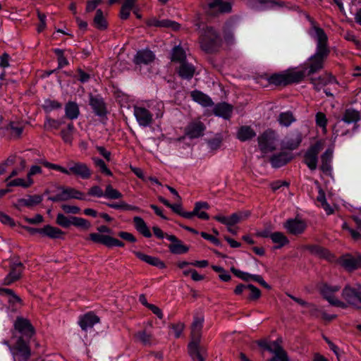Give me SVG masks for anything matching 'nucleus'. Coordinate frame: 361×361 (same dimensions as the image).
<instances>
[{
	"instance_id": "obj_62",
	"label": "nucleus",
	"mask_w": 361,
	"mask_h": 361,
	"mask_svg": "<svg viewBox=\"0 0 361 361\" xmlns=\"http://www.w3.org/2000/svg\"><path fill=\"white\" fill-rule=\"evenodd\" d=\"M104 245L109 247H115V246L116 247H123L124 246V243L122 241H121L116 238H114L113 237H111L109 235H106Z\"/></svg>"
},
{
	"instance_id": "obj_2",
	"label": "nucleus",
	"mask_w": 361,
	"mask_h": 361,
	"mask_svg": "<svg viewBox=\"0 0 361 361\" xmlns=\"http://www.w3.org/2000/svg\"><path fill=\"white\" fill-rule=\"evenodd\" d=\"M204 317L196 315L191 326L192 341L188 344V353L193 361H204L207 356L206 350L199 346Z\"/></svg>"
},
{
	"instance_id": "obj_36",
	"label": "nucleus",
	"mask_w": 361,
	"mask_h": 361,
	"mask_svg": "<svg viewBox=\"0 0 361 361\" xmlns=\"http://www.w3.org/2000/svg\"><path fill=\"white\" fill-rule=\"evenodd\" d=\"M66 116L71 119L75 120L78 118L80 114L78 105L73 102H68L65 106Z\"/></svg>"
},
{
	"instance_id": "obj_34",
	"label": "nucleus",
	"mask_w": 361,
	"mask_h": 361,
	"mask_svg": "<svg viewBox=\"0 0 361 361\" xmlns=\"http://www.w3.org/2000/svg\"><path fill=\"white\" fill-rule=\"evenodd\" d=\"M133 222L136 230L146 238H150L152 233L145 221L140 216H135Z\"/></svg>"
},
{
	"instance_id": "obj_4",
	"label": "nucleus",
	"mask_w": 361,
	"mask_h": 361,
	"mask_svg": "<svg viewBox=\"0 0 361 361\" xmlns=\"http://www.w3.org/2000/svg\"><path fill=\"white\" fill-rule=\"evenodd\" d=\"M330 52L328 36L323 29L317 27V72L324 67Z\"/></svg>"
},
{
	"instance_id": "obj_40",
	"label": "nucleus",
	"mask_w": 361,
	"mask_h": 361,
	"mask_svg": "<svg viewBox=\"0 0 361 361\" xmlns=\"http://www.w3.org/2000/svg\"><path fill=\"white\" fill-rule=\"evenodd\" d=\"M42 231V235L51 238H60L63 235V232L61 229L49 225L45 226Z\"/></svg>"
},
{
	"instance_id": "obj_33",
	"label": "nucleus",
	"mask_w": 361,
	"mask_h": 361,
	"mask_svg": "<svg viewBox=\"0 0 361 361\" xmlns=\"http://www.w3.org/2000/svg\"><path fill=\"white\" fill-rule=\"evenodd\" d=\"M269 238L271 241L276 245L274 247L275 249H280L289 243L288 238L281 232L271 233Z\"/></svg>"
},
{
	"instance_id": "obj_3",
	"label": "nucleus",
	"mask_w": 361,
	"mask_h": 361,
	"mask_svg": "<svg viewBox=\"0 0 361 361\" xmlns=\"http://www.w3.org/2000/svg\"><path fill=\"white\" fill-rule=\"evenodd\" d=\"M200 44L202 50L212 52L217 50L222 44V39L216 30L207 26L200 31Z\"/></svg>"
},
{
	"instance_id": "obj_11",
	"label": "nucleus",
	"mask_w": 361,
	"mask_h": 361,
	"mask_svg": "<svg viewBox=\"0 0 361 361\" xmlns=\"http://www.w3.org/2000/svg\"><path fill=\"white\" fill-rule=\"evenodd\" d=\"M16 331H18L23 336L30 338L34 334V329L30 322L24 318L17 317L14 323V331H13V338H15Z\"/></svg>"
},
{
	"instance_id": "obj_15",
	"label": "nucleus",
	"mask_w": 361,
	"mask_h": 361,
	"mask_svg": "<svg viewBox=\"0 0 361 361\" xmlns=\"http://www.w3.org/2000/svg\"><path fill=\"white\" fill-rule=\"evenodd\" d=\"M338 263L345 269L352 271L361 267V254L345 255L338 259Z\"/></svg>"
},
{
	"instance_id": "obj_13",
	"label": "nucleus",
	"mask_w": 361,
	"mask_h": 361,
	"mask_svg": "<svg viewBox=\"0 0 361 361\" xmlns=\"http://www.w3.org/2000/svg\"><path fill=\"white\" fill-rule=\"evenodd\" d=\"M205 129V125L200 120H194L185 128V135L190 139L198 138L203 136Z\"/></svg>"
},
{
	"instance_id": "obj_7",
	"label": "nucleus",
	"mask_w": 361,
	"mask_h": 361,
	"mask_svg": "<svg viewBox=\"0 0 361 361\" xmlns=\"http://www.w3.org/2000/svg\"><path fill=\"white\" fill-rule=\"evenodd\" d=\"M340 290L338 286H330L326 283H322L319 287L321 295L328 301L331 305L345 308L346 304L336 298L335 294Z\"/></svg>"
},
{
	"instance_id": "obj_20",
	"label": "nucleus",
	"mask_w": 361,
	"mask_h": 361,
	"mask_svg": "<svg viewBox=\"0 0 361 361\" xmlns=\"http://www.w3.org/2000/svg\"><path fill=\"white\" fill-rule=\"evenodd\" d=\"M361 120V113L353 108L346 109L341 118V121L348 124H354L353 130L358 127L357 123Z\"/></svg>"
},
{
	"instance_id": "obj_35",
	"label": "nucleus",
	"mask_w": 361,
	"mask_h": 361,
	"mask_svg": "<svg viewBox=\"0 0 361 361\" xmlns=\"http://www.w3.org/2000/svg\"><path fill=\"white\" fill-rule=\"evenodd\" d=\"M195 69V67L187 62H183L179 67V75L184 79L189 80L194 75Z\"/></svg>"
},
{
	"instance_id": "obj_21",
	"label": "nucleus",
	"mask_w": 361,
	"mask_h": 361,
	"mask_svg": "<svg viewBox=\"0 0 361 361\" xmlns=\"http://www.w3.org/2000/svg\"><path fill=\"white\" fill-rule=\"evenodd\" d=\"M302 141V137L299 132H294L288 135L282 141V147L293 150L296 149Z\"/></svg>"
},
{
	"instance_id": "obj_10",
	"label": "nucleus",
	"mask_w": 361,
	"mask_h": 361,
	"mask_svg": "<svg viewBox=\"0 0 361 361\" xmlns=\"http://www.w3.org/2000/svg\"><path fill=\"white\" fill-rule=\"evenodd\" d=\"M24 271V266L20 262H13L10 264V271L3 280V284L9 286L20 280Z\"/></svg>"
},
{
	"instance_id": "obj_57",
	"label": "nucleus",
	"mask_w": 361,
	"mask_h": 361,
	"mask_svg": "<svg viewBox=\"0 0 361 361\" xmlns=\"http://www.w3.org/2000/svg\"><path fill=\"white\" fill-rule=\"evenodd\" d=\"M328 119L326 115L322 112H317V127L322 128V133L324 135L326 133V125Z\"/></svg>"
},
{
	"instance_id": "obj_64",
	"label": "nucleus",
	"mask_w": 361,
	"mask_h": 361,
	"mask_svg": "<svg viewBox=\"0 0 361 361\" xmlns=\"http://www.w3.org/2000/svg\"><path fill=\"white\" fill-rule=\"evenodd\" d=\"M87 194L90 196L96 197H104V192L103 190L98 185H94L91 187Z\"/></svg>"
},
{
	"instance_id": "obj_1",
	"label": "nucleus",
	"mask_w": 361,
	"mask_h": 361,
	"mask_svg": "<svg viewBox=\"0 0 361 361\" xmlns=\"http://www.w3.org/2000/svg\"><path fill=\"white\" fill-rule=\"evenodd\" d=\"M316 71V54L312 55L305 63L302 70L289 68L279 73L271 75L267 80L269 83L276 86H286L300 82L305 75H310Z\"/></svg>"
},
{
	"instance_id": "obj_14",
	"label": "nucleus",
	"mask_w": 361,
	"mask_h": 361,
	"mask_svg": "<svg viewBox=\"0 0 361 361\" xmlns=\"http://www.w3.org/2000/svg\"><path fill=\"white\" fill-rule=\"evenodd\" d=\"M306 227V222L298 218L288 219L283 223V228L287 232L295 235L302 233Z\"/></svg>"
},
{
	"instance_id": "obj_42",
	"label": "nucleus",
	"mask_w": 361,
	"mask_h": 361,
	"mask_svg": "<svg viewBox=\"0 0 361 361\" xmlns=\"http://www.w3.org/2000/svg\"><path fill=\"white\" fill-rule=\"evenodd\" d=\"M135 1L136 0H125L120 12L121 19L126 20L129 17L130 11L135 6Z\"/></svg>"
},
{
	"instance_id": "obj_17",
	"label": "nucleus",
	"mask_w": 361,
	"mask_h": 361,
	"mask_svg": "<svg viewBox=\"0 0 361 361\" xmlns=\"http://www.w3.org/2000/svg\"><path fill=\"white\" fill-rule=\"evenodd\" d=\"M329 145L328 148L321 157L322 164L320 169L324 174L331 176L332 171L331 163L333 158L334 145L331 142V140H329Z\"/></svg>"
},
{
	"instance_id": "obj_8",
	"label": "nucleus",
	"mask_w": 361,
	"mask_h": 361,
	"mask_svg": "<svg viewBox=\"0 0 361 361\" xmlns=\"http://www.w3.org/2000/svg\"><path fill=\"white\" fill-rule=\"evenodd\" d=\"M68 166L67 176L73 175L84 180L89 179L92 176V171L85 163L70 161Z\"/></svg>"
},
{
	"instance_id": "obj_30",
	"label": "nucleus",
	"mask_w": 361,
	"mask_h": 361,
	"mask_svg": "<svg viewBox=\"0 0 361 361\" xmlns=\"http://www.w3.org/2000/svg\"><path fill=\"white\" fill-rule=\"evenodd\" d=\"M255 136L256 132L248 126H241L237 132V138L242 142L251 140Z\"/></svg>"
},
{
	"instance_id": "obj_44",
	"label": "nucleus",
	"mask_w": 361,
	"mask_h": 361,
	"mask_svg": "<svg viewBox=\"0 0 361 361\" xmlns=\"http://www.w3.org/2000/svg\"><path fill=\"white\" fill-rule=\"evenodd\" d=\"M337 83L336 78L330 73L325 72L317 77V86H326L329 84L336 85Z\"/></svg>"
},
{
	"instance_id": "obj_41",
	"label": "nucleus",
	"mask_w": 361,
	"mask_h": 361,
	"mask_svg": "<svg viewBox=\"0 0 361 361\" xmlns=\"http://www.w3.org/2000/svg\"><path fill=\"white\" fill-rule=\"evenodd\" d=\"M34 181L32 178H27L26 179L23 178H15L11 181H8L7 186L8 187H16L20 186L23 188H27L30 187L33 184Z\"/></svg>"
},
{
	"instance_id": "obj_45",
	"label": "nucleus",
	"mask_w": 361,
	"mask_h": 361,
	"mask_svg": "<svg viewBox=\"0 0 361 361\" xmlns=\"http://www.w3.org/2000/svg\"><path fill=\"white\" fill-rule=\"evenodd\" d=\"M94 24L97 29L105 30L107 27L106 21L103 16V12L98 9L94 18Z\"/></svg>"
},
{
	"instance_id": "obj_51",
	"label": "nucleus",
	"mask_w": 361,
	"mask_h": 361,
	"mask_svg": "<svg viewBox=\"0 0 361 361\" xmlns=\"http://www.w3.org/2000/svg\"><path fill=\"white\" fill-rule=\"evenodd\" d=\"M42 200V198L39 195H32L28 196L27 198H23L20 200V203L21 205H24L26 207H32L36 204H39Z\"/></svg>"
},
{
	"instance_id": "obj_39",
	"label": "nucleus",
	"mask_w": 361,
	"mask_h": 361,
	"mask_svg": "<svg viewBox=\"0 0 361 361\" xmlns=\"http://www.w3.org/2000/svg\"><path fill=\"white\" fill-rule=\"evenodd\" d=\"M0 294L7 296L8 302L12 305L21 304L22 300L18 295H17L12 289L9 288H0Z\"/></svg>"
},
{
	"instance_id": "obj_60",
	"label": "nucleus",
	"mask_w": 361,
	"mask_h": 361,
	"mask_svg": "<svg viewBox=\"0 0 361 361\" xmlns=\"http://www.w3.org/2000/svg\"><path fill=\"white\" fill-rule=\"evenodd\" d=\"M135 336L139 341L145 345H150L152 343L151 335L145 331L137 332Z\"/></svg>"
},
{
	"instance_id": "obj_47",
	"label": "nucleus",
	"mask_w": 361,
	"mask_h": 361,
	"mask_svg": "<svg viewBox=\"0 0 361 361\" xmlns=\"http://www.w3.org/2000/svg\"><path fill=\"white\" fill-rule=\"evenodd\" d=\"M278 121L281 126L288 127L295 121V118L292 113L287 111L280 114Z\"/></svg>"
},
{
	"instance_id": "obj_37",
	"label": "nucleus",
	"mask_w": 361,
	"mask_h": 361,
	"mask_svg": "<svg viewBox=\"0 0 361 361\" xmlns=\"http://www.w3.org/2000/svg\"><path fill=\"white\" fill-rule=\"evenodd\" d=\"M61 190H63L66 200L69 199L76 200H85V195L83 192L71 187H61Z\"/></svg>"
},
{
	"instance_id": "obj_5",
	"label": "nucleus",
	"mask_w": 361,
	"mask_h": 361,
	"mask_svg": "<svg viewBox=\"0 0 361 361\" xmlns=\"http://www.w3.org/2000/svg\"><path fill=\"white\" fill-rule=\"evenodd\" d=\"M341 295L349 305L361 308V285H346L342 290Z\"/></svg>"
},
{
	"instance_id": "obj_38",
	"label": "nucleus",
	"mask_w": 361,
	"mask_h": 361,
	"mask_svg": "<svg viewBox=\"0 0 361 361\" xmlns=\"http://www.w3.org/2000/svg\"><path fill=\"white\" fill-rule=\"evenodd\" d=\"M305 163L311 170L316 169V146L312 145L305 155Z\"/></svg>"
},
{
	"instance_id": "obj_32",
	"label": "nucleus",
	"mask_w": 361,
	"mask_h": 361,
	"mask_svg": "<svg viewBox=\"0 0 361 361\" xmlns=\"http://www.w3.org/2000/svg\"><path fill=\"white\" fill-rule=\"evenodd\" d=\"M233 107L227 103L218 104L214 109L215 115L223 117L224 118H229L232 114Z\"/></svg>"
},
{
	"instance_id": "obj_48",
	"label": "nucleus",
	"mask_w": 361,
	"mask_h": 361,
	"mask_svg": "<svg viewBox=\"0 0 361 361\" xmlns=\"http://www.w3.org/2000/svg\"><path fill=\"white\" fill-rule=\"evenodd\" d=\"M123 197L121 192L114 189L111 185H107L105 188L104 197L109 200L120 199Z\"/></svg>"
},
{
	"instance_id": "obj_25",
	"label": "nucleus",
	"mask_w": 361,
	"mask_h": 361,
	"mask_svg": "<svg viewBox=\"0 0 361 361\" xmlns=\"http://www.w3.org/2000/svg\"><path fill=\"white\" fill-rule=\"evenodd\" d=\"M155 58L154 53L148 49L138 51L134 56V63L137 65H147Z\"/></svg>"
},
{
	"instance_id": "obj_9",
	"label": "nucleus",
	"mask_w": 361,
	"mask_h": 361,
	"mask_svg": "<svg viewBox=\"0 0 361 361\" xmlns=\"http://www.w3.org/2000/svg\"><path fill=\"white\" fill-rule=\"evenodd\" d=\"M250 212L249 211H240L233 213L229 216L216 215L214 219L226 226H233L234 225L245 220L250 216Z\"/></svg>"
},
{
	"instance_id": "obj_52",
	"label": "nucleus",
	"mask_w": 361,
	"mask_h": 361,
	"mask_svg": "<svg viewBox=\"0 0 361 361\" xmlns=\"http://www.w3.org/2000/svg\"><path fill=\"white\" fill-rule=\"evenodd\" d=\"M186 55L185 51L180 47H176L172 51L171 60L173 61H178L180 63L185 62Z\"/></svg>"
},
{
	"instance_id": "obj_43",
	"label": "nucleus",
	"mask_w": 361,
	"mask_h": 361,
	"mask_svg": "<svg viewBox=\"0 0 361 361\" xmlns=\"http://www.w3.org/2000/svg\"><path fill=\"white\" fill-rule=\"evenodd\" d=\"M317 202H319L321 203V207L324 209L327 215H331L334 214V209L327 202L324 192L322 190H319Z\"/></svg>"
},
{
	"instance_id": "obj_12",
	"label": "nucleus",
	"mask_w": 361,
	"mask_h": 361,
	"mask_svg": "<svg viewBox=\"0 0 361 361\" xmlns=\"http://www.w3.org/2000/svg\"><path fill=\"white\" fill-rule=\"evenodd\" d=\"M133 114L140 126L147 127L152 123L153 114L143 106H135Z\"/></svg>"
},
{
	"instance_id": "obj_63",
	"label": "nucleus",
	"mask_w": 361,
	"mask_h": 361,
	"mask_svg": "<svg viewBox=\"0 0 361 361\" xmlns=\"http://www.w3.org/2000/svg\"><path fill=\"white\" fill-rule=\"evenodd\" d=\"M231 271L234 274V275L243 281H249L251 280L252 274L242 271L240 270L236 269L234 267L231 269Z\"/></svg>"
},
{
	"instance_id": "obj_24",
	"label": "nucleus",
	"mask_w": 361,
	"mask_h": 361,
	"mask_svg": "<svg viewBox=\"0 0 361 361\" xmlns=\"http://www.w3.org/2000/svg\"><path fill=\"white\" fill-rule=\"evenodd\" d=\"M90 105L97 116L104 117L106 115V107L102 98L99 97H91L90 99Z\"/></svg>"
},
{
	"instance_id": "obj_59",
	"label": "nucleus",
	"mask_w": 361,
	"mask_h": 361,
	"mask_svg": "<svg viewBox=\"0 0 361 361\" xmlns=\"http://www.w3.org/2000/svg\"><path fill=\"white\" fill-rule=\"evenodd\" d=\"M25 167H26V161L25 159H21L19 166L16 167L11 171V173L8 176V178L5 180V181L8 182L13 177H15V176H18V174L21 173L22 172H23Z\"/></svg>"
},
{
	"instance_id": "obj_27",
	"label": "nucleus",
	"mask_w": 361,
	"mask_h": 361,
	"mask_svg": "<svg viewBox=\"0 0 361 361\" xmlns=\"http://www.w3.org/2000/svg\"><path fill=\"white\" fill-rule=\"evenodd\" d=\"M293 159V155L290 152H280L273 155L270 159V162L274 168H279L286 164Z\"/></svg>"
},
{
	"instance_id": "obj_16",
	"label": "nucleus",
	"mask_w": 361,
	"mask_h": 361,
	"mask_svg": "<svg viewBox=\"0 0 361 361\" xmlns=\"http://www.w3.org/2000/svg\"><path fill=\"white\" fill-rule=\"evenodd\" d=\"M231 3L223 0H212L208 4L207 12L209 15L229 13L231 11Z\"/></svg>"
},
{
	"instance_id": "obj_55",
	"label": "nucleus",
	"mask_w": 361,
	"mask_h": 361,
	"mask_svg": "<svg viewBox=\"0 0 361 361\" xmlns=\"http://www.w3.org/2000/svg\"><path fill=\"white\" fill-rule=\"evenodd\" d=\"M61 107L62 104L60 102L51 99L45 100L43 104V109L47 112H50L54 109H61Z\"/></svg>"
},
{
	"instance_id": "obj_26",
	"label": "nucleus",
	"mask_w": 361,
	"mask_h": 361,
	"mask_svg": "<svg viewBox=\"0 0 361 361\" xmlns=\"http://www.w3.org/2000/svg\"><path fill=\"white\" fill-rule=\"evenodd\" d=\"M246 3L251 8L257 10L273 8L279 6L275 0H246Z\"/></svg>"
},
{
	"instance_id": "obj_56",
	"label": "nucleus",
	"mask_w": 361,
	"mask_h": 361,
	"mask_svg": "<svg viewBox=\"0 0 361 361\" xmlns=\"http://www.w3.org/2000/svg\"><path fill=\"white\" fill-rule=\"evenodd\" d=\"M56 224L63 228H68L72 224V216L68 218L63 214H58L56 216Z\"/></svg>"
},
{
	"instance_id": "obj_23",
	"label": "nucleus",
	"mask_w": 361,
	"mask_h": 361,
	"mask_svg": "<svg viewBox=\"0 0 361 361\" xmlns=\"http://www.w3.org/2000/svg\"><path fill=\"white\" fill-rule=\"evenodd\" d=\"M99 322V318L92 312H88L80 317L78 324L81 329L87 331Z\"/></svg>"
},
{
	"instance_id": "obj_49",
	"label": "nucleus",
	"mask_w": 361,
	"mask_h": 361,
	"mask_svg": "<svg viewBox=\"0 0 361 361\" xmlns=\"http://www.w3.org/2000/svg\"><path fill=\"white\" fill-rule=\"evenodd\" d=\"M72 224L84 231H87L91 228V223L85 219L72 216Z\"/></svg>"
},
{
	"instance_id": "obj_50",
	"label": "nucleus",
	"mask_w": 361,
	"mask_h": 361,
	"mask_svg": "<svg viewBox=\"0 0 361 361\" xmlns=\"http://www.w3.org/2000/svg\"><path fill=\"white\" fill-rule=\"evenodd\" d=\"M6 129L11 131V135L13 137L19 138L23 132L24 127L19 123L10 122L6 127Z\"/></svg>"
},
{
	"instance_id": "obj_61",
	"label": "nucleus",
	"mask_w": 361,
	"mask_h": 361,
	"mask_svg": "<svg viewBox=\"0 0 361 361\" xmlns=\"http://www.w3.org/2000/svg\"><path fill=\"white\" fill-rule=\"evenodd\" d=\"M264 347L273 354L286 353V351L280 345L278 341H274L269 345H264Z\"/></svg>"
},
{
	"instance_id": "obj_54",
	"label": "nucleus",
	"mask_w": 361,
	"mask_h": 361,
	"mask_svg": "<svg viewBox=\"0 0 361 361\" xmlns=\"http://www.w3.org/2000/svg\"><path fill=\"white\" fill-rule=\"evenodd\" d=\"M317 257L330 262L335 259V257L332 253H331L327 249L319 246H317Z\"/></svg>"
},
{
	"instance_id": "obj_29",
	"label": "nucleus",
	"mask_w": 361,
	"mask_h": 361,
	"mask_svg": "<svg viewBox=\"0 0 361 361\" xmlns=\"http://www.w3.org/2000/svg\"><path fill=\"white\" fill-rule=\"evenodd\" d=\"M190 95L195 102L200 104L202 106L209 107L213 106L214 104L212 99L208 95L200 91L194 90L191 92Z\"/></svg>"
},
{
	"instance_id": "obj_19",
	"label": "nucleus",
	"mask_w": 361,
	"mask_h": 361,
	"mask_svg": "<svg viewBox=\"0 0 361 361\" xmlns=\"http://www.w3.org/2000/svg\"><path fill=\"white\" fill-rule=\"evenodd\" d=\"M4 345L8 347L11 352L15 354L13 352L16 350L19 354H20L24 358L27 359L30 355V350L29 346L25 341L22 337H18L14 348H13L9 342L6 340L2 341Z\"/></svg>"
},
{
	"instance_id": "obj_28",
	"label": "nucleus",
	"mask_w": 361,
	"mask_h": 361,
	"mask_svg": "<svg viewBox=\"0 0 361 361\" xmlns=\"http://www.w3.org/2000/svg\"><path fill=\"white\" fill-rule=\"evenodd\" d=\"M166 238L169 240L173 243L169 246V248L172 253L180 255L188 251V247L184 245L180 240H178L175 235H166Z\"/></svg>"
},
{
	"instance_id": "obj_22",
	"label": "nucleus",
	"mask_w": 361,
	"mask_h": 361,
	"mask_svg": "<svg viewBox=\"0 0 361 361\" xmlns=\"http://www.w3.org/2000/svg\"><path fill=\"white\" fill-rule=\"evenodd\" d=\"M147 25L150 27H169L173 30H178L180 27V25L176 21L169 19L159 20L155 18L147 20Z\"/></svg>"
},
{
	"instance_id": "obj_58",
	"label": "nucleus",
	"mask_w": 361,
	"mask_h": 361,
	"mask_svg": "<svg viewBox=\"0 0 361 361\" xmlns=\"http://www.w3.org/2000/svg\"><path fill=\"white\" fill-rule=\"evenodd\" d=\"M93 161L96 166H97L102 173L106 176H111L113 174L111 171L107 168L105 162L99 158H93Z\"/></svg>"
},
{
	"instance_id": "obj_31",
	"label": "nucleus",
	"mask_w": 361,
	"mask_h": 361,
	"mask_svg": "<svg viewBox=\"0 0 361 361\" xmlns=\"http://www.w3.org/2000/svg\"><path fill=\"white\" fill-rule=\"evenodd\" d=\"M134 254L140 259H141L142 261H143L150 265H153V266L157 267L161 269L165 267L164 263L157 257L147 255L140 252H134Z\"/></svg>"
},
{
	"instance_id": "obj_6",
	"label": "nucleus",
	"mask_w": 361,
	"mask_h": 361,
	"mask_svg": "<svg viewBox=\"0 0 361 361\" xmlns=\"http://www.w3.org/2000/svg\"><path fill=\"white\" fill-rule=\"evenodd\" d=\"M258 145L263 153L274 151L277 147V135L275 131L268 129L262 133L258 137Z\"/></svg>"
},
{
	"instance_id": "obj_46",
	"label": "nucleus",
	"mask_w": 361,
	"mask_h": 361,
	"mask_svg": "<svg viewBox=\"0 0 361 361\" xmlns=\"http://www.w3.org/2000/svg\"><path fill=\"white\" fill-rule=\"evenodd\" d=\"M75 130L74 126L72 123H68L66 129L61 131V135L63 140L66 143L71 144L73 140V133Z\"/></svg>"
},
{
	"instance_id": "obj_53",
	"label": "nucleus",
	"mask_w": 361,
	"mask_h": 361,
	"mask_svg": "<svg viewBox=\"0 0 361 361\" xmlns=\"http://www.w3.org/2000/svg\"><path fill=\"white\" fill-rule=\"evenodd\" d=\"M61 125V122L47 116L44 123V128L47 130H58Z\"/></svg>"
},
{
	"instance_id": "obj_18",
	"label": "nucleus",
	"mask_w": 361,
	"mask_h": 361,
	"mask_svg": "<svg viewBox=\"0 0 361 361\" xmlns=\"http://www.w3.org/2000/svg\"><path fill=\"white\" fill-rule=\"evenodd\" d=\"M209 209V205L206 202H197L195 204L194 209L192 212H188V213L184 214V218L190 219L194 216H197L198 218L201 219L208 220L209 219V216L207 213L203 209L207 210Z\"/></svg>"
}]
</instances>
